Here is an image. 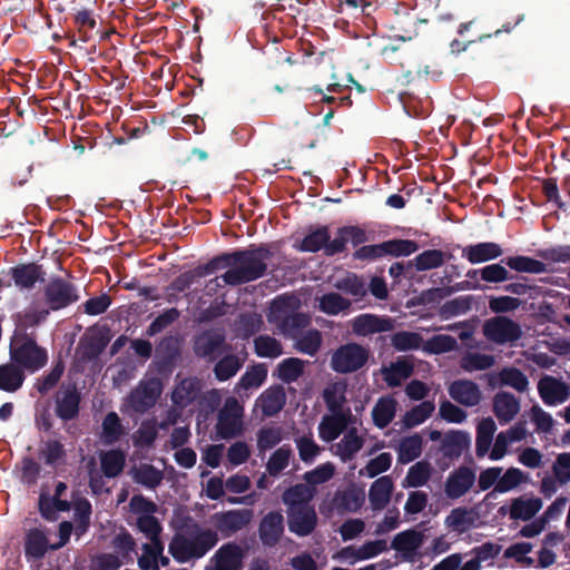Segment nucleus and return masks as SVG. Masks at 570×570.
I'll list each match as a JSON object with an SVG mask.
<instances>
[{"label": "nucleus", "instance_id": "obj_1", "mask_svg": "<svg viewBox=\"0 0 570 570\" xmlns=\"http://www.w3.org/2000/svg\"><path fill=\"white\" fill-rule=\"evenodd\" d=\"M273 256L268 244L250 245L245 249L223 253L212 258L202 268L204 275L228 268L220 277L226 285L238 286L263 277Z\"/></svg>", "mask_w": 570, "mask_h": 570}, {"label": "nucleus", "instance_id": "obj_2", "mask_svg": "<svg viewBox=\"0 0 570 570\" xmlns=\"http://www.w3.org/2000/svg\"><path fill=\"white\" fill-rule=\"evenodd\" d=\"M217 542L216 532L203 529L195 523L185 533L174 534L168 546V552L177 562L185 563L203 558Z\"/></svg>", "mask_w": 570, "mask_h": 570}, {"label": "nucleus", "instance_id": "obj_3", "mask_svg": "<svg viewBox=\"0 0 570 570\" xmlns=\"http://www.w3.org/2000/svg\"><path fill=\"white\" fill-rule=\"evenodd\" d=\"M10 360L33 374L48 363V351L37 343L33 333L16 332L10 343Z\"/></svg>", "mask_w": 570, "mask_h": 570}, {"label": "nucleus", "instance_id": "obj_4", "mask_svg": "<svg viewBox=\"0 0 570 570\" xmlns=\"http://www.w3.org/2000/svg\"><path fill=\"white\" fill-rule=\"evenodd\" d=\"M371 356L370 348L355 342L340 345L331 356V368L338 374H351L363 368Z\"/></svg>", "mask_w": 570, "mask_h": 570}, {"label": "nucleus", "instance_id": "obj_5", "mask_svg": "<svg viewBox=\"0 0 570 570\" xmlns=\"http://www.w3.org/2000/svg\"><path fill=\"white\" fill-rule=\"evenodd\" d=\"M43 297L49 309L59 311L77 303L80 295L72 282L55 276L43 287Z\"/></svg>", "mask_w": 570, "mask_h": 570}, {"label": "nucleus", "instance_id": "obj_6", "mask_svg": "<svg viewBox=\"0 0 570 570\" xmlns=\"http://www.w3.org/2000/svg\"><path fill=\"white\" fill-rule=\"evenodd\" d=\"M426 19H420L407 7L400 4L390 11L385 18V27L392 36L402 41L412 40L419 35L417 23H426Z\"/></svg>", "mask_w": 570, "mask_h": 570}, {"label": "nucleus", "instance_id": "obj_7", "mask_svg": "<svg viewBox=\"0 0 570 570\" xmlns=\"http://www.w3.org/2000/svg\"><path fill=\"white\" fill-rule=\"evenodd\" d=\"M229 348L225 334L217 330L203 331L193 341L194 354L209 363L218 360Z\"/></svg>", "mask_w": 570, "mask_h": 570}, {"label": "nucleus", "instance_id": "obj_8", "mask_svg": "<svg viewBox=\"0 0 570 570\" xmlns=\"http://www.w3.org/2000/svg\"><path fill=\"white\" fill-rule=\"evenodd\" d=\"M181 357L180 340L175 335L164 336L156 345L155 368L161 376L173 374Z\"/></svg>", "mask_w": 570, "mask_h": 570}, {"label": "nucleus", "instance_id": "obj_9", "mask_svg": "<svg viewBox=\"0 0 570 570\" xmlns=\"http://www.w3.org/2000/svg\"><path fill=\"white\" fill-rule=\"evenodd\" d=\"M163 392L161 381L157 377L142 380L128 395V404L136 413L151 409Z\"/></svg>", "mask_w": 570, "mask_h": 570}, {"label": "nucleus", "instance_id": "obj_10", "mask_svg": "<svg viewBox=\"0 0 570 570\" xmlns=\"http://www.w3.org/2000/svg\"><path fill=\"white\" fill-rule=\"evenodd\" d=\"M55 413L63 422L79 416L81 394L75 383L62 384L55 393Z\"/></svg>", "mask_w": 570, "mask_h": 570}, {"label": "nucleus", "instance_id": "obj_11", "mask_svg": "<svg viewBox=\"0 0 570 570\" xmlns=\"http://www.w3.org/2000/svg\"><path fill=\"white\" fill-rule=\"evenodd\" d=\"M483 333L488 340L497 344L513 343L522 335L520 325L505 316H497L487 321L483 325Z\"/></svg>", "mask_w": 570, "mask_h": 570}, {"label": "nucleus", "instance_id": "obj_12", "mask_svg": "<svg viewBox=\"0 0 570 570\" xmlns=\"http://www.w3.org/2000/svg\"><path fill=\"white\" fill-rule=\"evenodd\" d=\"M68 487L65 482L59 481L55 485L53 495L41 491L38 499V510L42 519L53 522L58 519V512L70 511L72 504L69 500L61 497L67 491Z\"/></svg>", "mask_w": 570, "mask_h": 570}, {"label": "nucleus", "instance_id": "obj_13", "mask_svg": "<svg viewBox=\"0 0 570 570\" xmlns=\"http://www.w3.org/2000/svg\"><path fill=\"white\" fill-rule=\"evenodd\" d=\"M327 407L333 415L323 417L318 425V435L325 442H333L346 429L347 421L345 415L340 411L341 405L333 399L332 394L325 392L324 394Z\"/></svg>", "mask_w": 570, "mask_h": 570}, {"label": "nucleus", "instance_id": "obj_14", "mask_svg": "<svg viewBox=\"0 0 570 570\" xmlns=\"http://www.w3.org/2000/svg\"><path fill=\"white\" fill-rule=\"evenodd\" d=\"M245 552L235 542H227L220 546L212 557V567L206 570H243Z\"/></svg>", "mask_w": 570, "mask_h": 570}, {"label": "nucleus", "instance_id": "obj_15", "mask_svg": "<svg viewBox=\"0 0 570 570\" xmlns=\"http://www.w3.org/2000/svg\"><path fill=\"white\" fill-rule=\"evenodd\" d=\"M395 321L389 316L375 314H361L352 322V331L357 336H368L375 333L390 332Z\"/></svg>", "mask_w": 570, "mask_h": 570}, {"label": "nucleus", "instance_id": "obj_16", "mask_svg": "<svg viewBox=\"0 0 570 570\" xmlns=\"http://www.w3.org/2000/svg\"><path fill=\"white\" fill-rule=\"evenodd\" d=\"M475 482V472L465 465L453 470L444 484V492L449 499H459L463 497Z\"/></svg>", "mask_w": 570, "mask_h": 570}, {"label": "nucleus", "instance_id": "obj_17", "mask_svg": "<svg viewBox=\"0 0 570 570\" xmlns=\"http://www.w3.org/2000/svg\"><path fill=\"white\" fill-rule=\"evenodd\" d=\"M317 514L313 507L292 508L288 513V529L298 537L309 535L316 528Z\"/></svg>", "mask_w": 570, "mask_h": 570}, {"label": "nucleus", "instance_id": "obj_18", "mask_svg": "<svg viewBox=\"0 0 570 570\" xmlns=\"http://www.w3.org/2000/svg\"><path fill=\"white\" fill-rule=\"evenodd\" d=\"M337 236L332 239V244L328 246V254H341L346 249L347 243H351L353 247L358 248L368 242V235L366 230L357 225H347L337 229Z\"/></svg>", "mask_w": 570, "mask_h": 570}, {"label": "nucleus", "instance_id": "obj_19", "mask_svg": "<svg viewBox=\"0 0 570 570\" xmlns=\"http://www.w3.org/2000/svg\"><path fill=\"white\" fill-rule=\"evenodd\" d=\"M284 533V517L281 511H269L258 524V535L264 547H275Z\"/></svg>", "mask_w": 570, "mask_h": 570}, {"label": "nucleus", "instance_id": "obj_20", "mask_svg": "<svg viewBox=\"0 0 570 570\" xmlns=\"http://www.w3.org/2000/svg\"><path fill=\"white\" fill-rule=\"evenodd\" d=\"M252 510H229L215 514V525L224 537H229L244 529L252 521Z\"/></svg>", "mask_w": 570, "mask_h": 570}, {"label": "nucleus", "instance_id": "obj_21", "mask_svg": "<svg viewBox=\"0 0 570 570\" xmlns=\"http://www.w3.org/2000/svg\"><path fill=\"white\" fill-rule=\"evenodd\" d=\"M14 285L21 291H30L35 285L45 282L46 272L36 263L18 264L10 268Z\"/></svg>", "mask_w": 570, "mask_h": 570}, {"label": "nucleus", "instance_id": "obj_22", "mask_svg": "<svg viewBox=\"0 0 570 570\" xmlns=\"http://www.w3.org/2000/svg\"><path fill=\"white\" fill-rule=\"evenodd\" d=\"M448 391L452 400L466 407L475 406L482 400L479 385L471 380H455L449 385Z\"/></svg>", "mask_w": 570, "mask_h": 570}, {"label": "nucleus", "instance_id": "obj_23", "mask_svg": "<svg viewBox=\"0 0 570 570\" xmlns=\"http://www.w3.org/2000/svg\"><path fill=\"white\" fill-rule=\"evenodd\" d=\"M538 392L546 405H557L563 403L569 397V386L551 375H544L540 379Z\"/></svg>", "mask_w": 570, "mask_h": 570}, {"label": "nucleus", "instance_id": "obj_24", "mask_svg": "<svg viewBox=\"0 0 570 570\" xmlns=\"http://www.w3.org/2000/svg\"><path fill=\"white\" fill-rule=\"evenodd\" d=\"M461 255L472 265H478L501 257L503 248L495 242H481L462 247Z\"/></svg>", "mask_w": 570, "mask_h": 570}, {"label": "nucleus", "instance_id": "obj_25", "mask_svg": "<svg viewBox=\"0 0 570 570\" xmlns=\"http://www.w3.org/2000/svg\"><path fill=\"white\" fill-rule=\"evenodd\" d=\"M305 71V62L293 59L287 56L282 65H279L278 75H292L293 79L284 81V85H275L274 90L278 94L298 91L302 89V78Z\"/></svg>", "mask_w": 570, "mask_h": 570}, {"label": "nucleus", "instance_id": "obj_26", "mask_svg": "<svg viewBox=\"0 0 570 570\" xmlns=\"http://www.w3.org/2000/svg\"><path fill=\"white\" fill-rule=\"evenodd\" d=\"M331 244L330 228L326 225H322L314 229L309 228L308 233L297 245V249L305 253L323 250L326 256H335L336 254H328V246Z\"/></svg>", "mask_w": 570, "mask_h": 570}, {"label": "nucleus", "instance_id": "obj_27", "mask_svg": "<svg viewBox=\"0 0 570 570\" xmlns=\"http://www.w3.org/2000/svg\"><path fill=\"white\" fill-rule=\"evenodd\" d=\"M109 328L105 327L88 337L81 338L78 345L80 357L85 362L97 360L110 342Z\"/></svg>", "mask_w": 570, "mask_h": 570}, {"label": "nucleus", "instance_id": "obj_28", "mask_svg": "<svg viewBox=\"0 0 570 570\" xmlns=\"http://www.w3.org/2000/svg\"><path fill=\"white\" fill-rule=\"evenodd\" d=\"M481 288L479 284H471L469 281H464L449 287H433L422 291L416 297L413 305H433L440 303L445 297L450 296L456 291L463 289H478Z\"/></svg>", "mask_w": 570, "mask_h": 570}, {"label": "nucleus", "instance_id": "obj_29", "mask_svg": "<svg viewBox=\"0 0 570 570\" xmlns=\"http://www.w3.org/2000/svg\"><path fill=\"white\" fill-rule=\"evenodd\" d=\"M485 377L488 379V384L492 387L497 386L498 381L501 385L510 386L520 393L525 392L529 387L527 375L513 366L502 368L498 375L485 374Z\"/></svg>", "mask_w": 570, "mask_h": 570}, {"label": "nucleus", "instance_id": "obj_30", "mask_svg": "<svg viewBox=\"0 0 570 570\" xmlns=\"http://www.w3.org/2000/svg\"><path fill=\"white\" fill-rule=\"evenodd\" d=\"M424 541V534L414 529L399 532L391 542V548L405 559H412Z\"/></svg>", "mask_w": 570, "mask_h": 570}, {"label": "nucleus", "instance_id": "obj_31", "mask_svg": "<svg viewBox=\"0 0 570 570\" xmlns=\"http://www.w3.org/2000/svg\"><path fill=\"white\" fill-rule=\"evenodd\" d=\"M471 439L468 432L450 431L441 440L440 451L450 460L459 459L470 448Z\"/></svg>", "mask_w": 570, "mask_h": 570}, {"label": "nucleus", "instance_id": "obj_32", "mask_svg": "<svg viewBox=\"0 0 570 570\" xmlns=\"http://www.w3.org/2000/svg\"><path fill=\"white\" fill-rule=\"evenodd\" d=\"M520 411V401L512 393L499 392L493 397V413L500 424L511 422Z\"/></svg>", "mask_w": 570, "mask_h": 570}, {"label": "nucleus", "instance_id": "obj_33", "mask_svg": "<svg viewBox=\"0 0 570 570\" xmlns=\"http://www.w3.org/2000/svg\"><path fill=\"white\" fill-rule=\"evenodd\" d=\"M202 384L197 377L183 379L171 393V401L179 407H187L194 403L200 392Z\"/></svg>", "mask_w": 570, "mask_h": 570}, {"label": "nucleus", "instance_id": "obj_34", "mask_svg": "<svg viewBox=\"0 0 570 570\" xmlns=\"http://www.w3.org/2000/svg\"><path fill=\"white\" fill-rule=\"evenodd\" d=\"M301 307V301L294 295H281L273 299L268 314L269 322L278 327L286 317H289Z\"/></svg>", "mask_w": 570, "mask_h": 570}, {"label": "nucleus", "instance_id": "obj_35", "mask_svg": "<svg viewBox=\"0 0 570 570\" xmlns=\"http://www.w3.org/2000/svg\"><path fill=\"white\" fill-rule=\"evenodd\" d=\"M394 484L389 475L376 479L368 490V500L373 510H383L390 502Z\"/></svg>", "mask_w": 570, "mask_h": 570}, {"label": "nucleus", "instance_id": "obj_36", "mask_svg": "<svg viewBox=\"0 0 570 570\" xmlns=\"http://www.w3.org/2000/svg\"><path fill=\"white\" fill-rule=\"evenodd\" d=\"M414 371V364L407 358H397L390 366H383L381 372L383 379L390 387H397L403 380L409 379Z\"/></svg>", "mask_w": 570, "mask_h": 570}, {"label": "nucleus", "instance_id": "obj_37", "mask_svg": "<svg viewBox=\"0 0 570 570\" xmlns=\"http://www.w3.org/2000/svg\"><path fill=\"white\" fill-rule=\"evenodd\" d=\"M542 508V500L540 498L523 497L515 498L511 501L509 508V515L512 520L528 521L532 519Z\"/></svg>", "mask_w": 570, "mask_h": 570}, {"label": "nucleus", "instance_id": "obj_38", "mask_svg": "<svg viewBox=\"0 0 570 570\" xmlns=\"http://www.w3.org/2000/svg\"><path fill=\"white\" fill-rule=\"evenodd\" d=\"M26 380L24 370L11 360L0 365V390L6 392L18 391Z\"/></svg>", "mask_w": 570, "mask_h": 570}, {"label": "nucleus", "instance_id": "obj_39", "mask_svg": "<svg viewBox=\"0 0 570 570\" xmlns=\"http://www.w3.org/2000/svg\"><path fill=\"white\" fill-rule=\"evenodd\" d=\"M261 407L265 416H274L281 412L286 403V394L282 385L267 389L259 397Z\"/></svg>", "mask_w": 570, "mask_h": 570}, {"label": "nucleus", "instance_id": "obj_40", "mask_svg": "<svg viewBox=\"0 0 570 570\" xmlns=\"http://www.w3.org/2000/svg\"><path fill=\"white\" fill-rule=\"evenodd\" d=\"M501 263L517 273L542 274L548 272L544 262L523 255L508 256L502 258Z\"/></svg>", "mask_w": 570, "mask_h": 570}, {"label": "nucleus", "instance_id": "obj_41", "mask_svg": "<svg viewBox=\"0 0 570 570\" xmlns=\"http://www.w3.org/2000/svg\"><path fill=\"white\" fill-rule=\"evenodd\" d=\"M47 535L43 530L33 528L26 534L24 553L33 559H41L50 550Z\"/></svg>", "mask_w": 570, "mask_h": 570}, {"label": "nucleus", "instance_id": "obj_42", "mask_svg": "<svg viewBox=\"0 0 570 570\" xmlns=\"http://www.w3.org/2000/svg\"><path fill=\"white\" fill-rule=\"evenodd\" d=\"M397 402L392 396H382L372 410L373 423L379 429H385L394 419Z\"/></svg>", "mask_w": 570, "mask_h": 570}, {"label": "nucleus", "instance_id": "obj_43", "mask_svg": "<svg viewBox=\"0 0 570 570\" xmlns=\"http://www.w3.org/2000/svg\"><path fill=\"white\" fill-rule=\"evenodd\" d=\"M451 258H453V255L451 253H445L441 249H426L421 254L416 255L415 258L412 259V262L414 268L417 272H424L439 268Z\"/></svg>", "mask_w": 570, "mask_h": 570}, {"label": "nucleus", "instance_id": "obj_44", "mask_svg": "<svg viewBox=\"0 0 570 570\" xmlns=\"http://www.w3.org/2000/svg\"><path fill=\"white\" fill-rule=\"evenodd\" d=\"M126 455L120 449H112L100 454V468L106 478H117L124 471Z\"/></svg>", "mask_w": 570, "mask_h": 570}, {"label": "nucleus", "instance_id": "obj_45", "mask_svg": "<svg viewBox=\"0 0 570 570\" xmlns=\"http://www.w3.org/2000/svg\"><path fill=\"white\" fill-rule=\"evenodd\" d=\"M497 425L492 417L482 419L476 426L475 453L478 458L484 456L491 446Z\"/></svg>", "mask_w": 570, "mask_h": 570}, {"label": "nucleus", "instance_id": "obj_46", "mask_svg": "<svg viewBox=\"0 0 570 570\" xmlns=\"http://www.w3.org/2000/svg\"><path fill=\"white\" fill-rule=\"evenodd\" d=\"M243 365V358L236 354H226L216 360L213 372L219 382H225L235 376Z\"/></svg>", "mask_w": 570, "mask_h": 570}, {"label": "nucleus", "instance_id": "obj_47", "mask_svg": "<svg viewBox=\"0 0 570 570\" xmlns=\"http://www.w3.org/2000/svg\"><path fill=\"white\" fill-rule=\"evenodd\" d=\"M263 318L256 313H242L235 321L234 331L237 337L248 340L261 331Z\"/></svg>", "mask_w": 570, "mask_h": 570}, {"label": "nucleus", "instance_id": "obj_48", "mask_svg": "<svg viewBox=\"0 0 570 570\" xmlns=\"http://www.w3.org/2000/svg\"><path fill=\"white\" fill-rule=\"evenodd\" d=\"M228 407H223L218 414L216 432L223 440L234 439L243 432V421L237 415H227Z\"/></svg>", "mask_w": 570, "mask_h": 570}, {"label": "nucleus", "instance_id": "obj_49", "mask_svg": "<svg viewBox=\"0 0 570 570\" xmlns=\"http://www.w3.org/2000/svg\"><path fill=\"white\" fill-rule=\"evenodd\" d=\"M363 445L364 439L357 434L356 428H351L336 444L337 454L343 462L351 461Z\"/></svg>", "mask_w": 570, "mask_h": 570}, {"label": "nucleus", "instance_id": "obj_50", "mask_svg": "<svg viewBox=\"0 0 570 570\" xmlns=\"http://www.w3.org/2000/svg\"><path fill=\"white\" fill-rule=\"evenodd\" d=\"M101 441L106 445L118 442L125 435V428L116 412H109L102 420Z\"/></svg>", "mask_w": 570, "mask_h": 570}, {"label": "nucleus", "instance_id": "obj_51", "mask_svg": "<svg viewBox=\"0 0 570 570\" xmlns=\"http://www.w3.org/2000/svg\"><path fill=\"white\" fill-rule=\"evenodd\" d=\"M38 456L46 465L56 466L66 458L65 445L60 440L49 439L41 442Z\"/></svg>", "mask_w": 570, "mask_h": 570}, {"label": "nucleus", "instance_id": "obj_52", "mask_svg": "<svg viewBox=\"0 0 570 570\" xmlns=\"http://www.w3.org/2000/svg\"><path fill=\"white\" fill-rule=\"evenodd\" d=\"M132 479L148 489H156L161 483L164 473L153 464L142 463L132 469Z\"/></svg>", "mask_w": 570, "mask_h": 570}, {"label": "nucleus", "instance_id": "obj_53", "mask_svg": "<svg viewBox=\"0 0 570 570\" xmlns=\"http://www.w3.org/2000/svg\"><path fill=\"white\" fill-rule=\"evenodd\" d=\"M295 341L294 346L299 353L315 356L322 346L323 337L318 330L311 328L299 336L297 334Z\"/></svg>", "mask_w": 570, "mask_h": 570}, {"label": "nucleus", "instance_id": "obj_54", "mask_svg": "<svg viewBox=\"0 0 570 570\" xmlns=\"http://www.w3.org/2000/svg\"><path fill=\"white\" fill-rule=\"evenodd\" d=\"M495 363V358L490 354L479 352H466L460 361V367L468 373L474 371H483L491 368Z\"/></svg>", "mask_w": 570, "mask_h": 570}, {"label": "nucleus", "instance_id": "obj_55", "mask_svg": "<svg viewBox=\"0 0 570 570\" xmlns=\"http://www.w3.org/2000/svg\"><path fill=\"white\" fill-rule=\"evenodd\" d=\"M65 372V363L61 358L53 362L49 373L38 377L35 382V389L41 394L46 395L59 383Z\"/></svg>", "mask_w": 570, "mask_h": 570}, {"label": "nucleus", "instance_id": "obj_56", "mask_svg": "<svg viewBox=\"0 0 570 570\" xmlns=\"http://www.w3.org/2000/svg\"><path fill=\"white\" fill-rule=\"evenodd\" d=\"M422 438L415 433L403 438L399 445V461L401 463H410L416 460L422 453Z\"/></svg>", "mask_w": 570, "mask_h": 570}, {"label": "nucleus", "instance_id": "obj_57", "mask_svg": "<svg viewBox=\"0 0 570 570\" xmlns=\"http://www.w3.org/2000/svg\"><path fill=\"white\" fill-rule=\"evenodd\" d=\"M336 288L357 298H363L367 294L364 277L355 273H347L345 277L338 279Z\"/></svg>", "mask_w": 570, "mask_h": 570}, {"label": "nucleus", "instance_id": "obj_58", "mask_svg": "<svg viewBox=\"0 0 570 570\" xmlns=\"http://www.w3.org/2000/svg\"><path fill=\"white\" fill-rule=\"evenodd\" d=\"M473 303V297L471 295L459 296L453 299L446 301L440 307V316L444 320H449L454 316L466 314Z\"/></svg>", "mask_w": 570, "mask_h": 570}, {"label": "nucleus", "instance_id": "obj_59", "mask_svg": "<svg viewBox=\"0 0 570 570\" xmlns=\"http://www.w3.org/2000/svg\"><path fill=\"white\" fill-rule=\"evenodd\" d=\"M458 341L446 334H438L429 338L422 345V350L428 354H443L456 350Z\"/></svg>", "mask_w": 570, "mask_h": 570}, {"label": "nucleus", "instance_id": "obj_60", "mask_svg": "<svg viewBox=\"0 0 570 570\" xmlns=\"http://www.w3.org/2000/svg\"><path fill=\"white\" fill-rule=\"evenodd\" d=\"M295 444L298 456L305 464H312L322 452V448L314 441L312 433L296 438Z\"/></svg>", "mask_w": 570, "mask_h": 570}, {"label": "nucleus", "instance_id": "obj_61", "mask_svg": "<svg viewBox=\"0 0 570 570\" xmlns=\"http://www.w3.org/2000/svg\"><path fill=\"white\" fill-rule=\"evenodd\" d=\"M422 343L423 337L416 332L399 331L391 337L392 346L400 352L419 350Z\"/></svg>", "mask_w": 570, "mask_h": 570}, {"label": "nucleus", "instance_id": "obj_62", "mask_svg": "<svg viewBox=\"0 0 570 570\" xmlns=\"http://www.w3.org/2000/svg\"><path fill=\"white\" fill-rule=\"evenodd\" d=\"M75 24L79 33V40L88 42L92 38V31L97 27V21L92 10L82 9L75 14Z\"/></svg>", "mask_w": 570, "mask_h": 570}, {"label": "nucleus", "instance_id": "obj_63", "mask_svg": "<svg viewBox=\"0 0 570 570\" xmlns=\"http://www.w3.org/2000/svg\"><path fill=\"white\" fill-rule=\"evenodd\" d=\"M255 353L259 357L275 358L283 354L279 341L269 335H259L254 340Z\"/></svg>", "mask_w": 570, "mask_h": 570}, {"label": "nucleus", "instance_id": "obj_64", "mask_svg": "<svg viewBox=\"0 0 570 570\" xmlns=\"http://www.w3.org/2000/svg\"><path fill=\"white\" fill-rule=\"evenodd\" d=\"M304 372V362L297 357L283 360L277 366V376L285 383L298 380Z\"/></svg>", "mask_w": 570, "mask_h": 570}]
</instances>
